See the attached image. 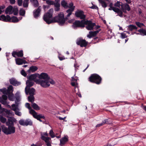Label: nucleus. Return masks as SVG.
<instances>
[{
  "instance_id": "f257e3e1",
  "label": "nucleus",
  "mask_w": 146,
  "mask_h": 146,
  "mask_svg": "<svg viewBox=\"0 0 146 146\" xmlns=\"http://www.w3.org/2000/svg\"><path fill=\"white\" fill-rule=\"evenodd\" d=\"M90 82L97 84H100L102 82V78L98 74H92L88 78Z\"/></svg>"
},
{
  "instance_id": "f03ea898",
  "label": "nucleus",
  "mask_w": 146,
  "mask_h": 146,
  "mask_svg": "<svg viewBox=\"0 0 146 146\" xmlns=\"http://www.w3.org/2000/svg\"><path fill=\"white\" fill-rule=\"evenodd\" d=\"M53 12V9L52 8L50 9L48 12L44 14L43 17L44 20L48 24L53 23V19L51 20L52 17Z\"/></svg>"
},
{
  "instance_id": "7ed1b4c3",
  "label": "nucleus",
  "mask_w": 146,
  "mask_h": 146,
  "mask_svg": "<svg viewBox=\"0 0 146 146\" xmlns=\"http://www.w3.org/2000/svg\"><path fill=\"white\" fill-rule=\"evenodd\" d=\"M65 21L63 13H60L53 19V23L58 22L59 25H63L64 24Z\"/></svg>"
},
{
  "instance_id": "20e7f679",
  "label": "nucleus",
  "mask_w": 146,
  "mask_h": 146,
  "mask_svg": "<svg viewBox=\"0 0 146 146\" xmlns=\"http://www.w3.org/2000/svg\"><path fill=\"white\" fill-rule=\"evenodd\" d=\"M1 128L2 131L6 135L11 134L15 132V127L14 126L9 125L7 128L3 125Z\"/></svg>"
},
{
  "instance_id": "39448f33",
  "label": "nucleus",
  "mask_w": 146,
  "mask_h": 146,
  "mask_svg": "<svg viewBox=\"0 0 146 146\" xmlns=\"http://www.w3.org/2000/svg\"><path fill=\"white\" fill-rule=\"evenodd\" d=\"M85 20H82L81 21L79 20H76L73 23L72 27L74 29H76L77 28L84 27V22Z\"/></svg>"
},
{
  "instance_id": "423d86ee",
  "label": "nucleus",
  "mask_w": 146,
  "mask_h": 146,
  "mask_svg": "<svg viewBox=\"0 0 146 146\" xmlns=\"http://www.w3.org/2000/svg\"><path fill=\"white\" fill-rule=\"evenodd\" d=\"M85 25H87L86 27V29L89 31L93 30L94 27L96 26V23H92L91 21L90 20L86 21L84 20V26Z\"/></svg>"
},
{
  "instance_id": "0eeeda50",
  "label": "nucleus",
  "mask_w": 146,
  "mask_h": 146,
  "mask_svg": "<svg viewBox=\"0 0 146 146\" xmlns=\"http://www.w3.org/2000/svg\"><path fill=\"white\" fill-rule=\"evenodd\" d=\"M19 124L22 125L27 126L28 125H33V122L29 119H27L26 120L21 119L19 121Z\"/></svg>"
},
{
  "instance_id": "6e6552de",
  "label": "nucleus",
  "mask_w": 146,
  "mask_h": 146,
  "mask_svg": "<svg viewBox=\"0 0 146 146\" xmlns=\"http://www.w3.org/2000/svg\"><path fill=\"white\" fill-rule=\"evenodd\" d=\"M49 81V80H43L39 79V80L37 81V84H40L41 86L43 88H47L50 85Z\"/></svg>"
},
{
  "instance_id": "1a4fd4ad",
  "label": "nucleus",
  "mask_w": 146,
  "mask_h": 146,
  "mask_svg": "<svg viewBox=\"0 0 146 146\" xmlns=\"http://www.w3.org/2000/svg\"><path fill=\"white\" fill-rule=\"evenodd\" d=\"M76 43L78 45H80V47H83L86 46L88 44V42L85 39L80 38L77 39Z\"/></svg>"
},
{
  "instance_id": "9d476101",
  "label": "nucleus",
  "mask_w": 146,
  "mask_h": 146,
  "mask_svg": "<svg viewBox=\"0 0 146 146\" xmlns=\"http://www.w3.org/2000/svg\"><path fill=\"white\" fill-rule=\"evenodd\" d=\"M30 113L31 114L33 117L37 120L40 118L44 119L45 117L41 115H38L37 113L33 110L31 109L29 111Z\"/></svg>"
},
{
  "instance_id": "9b49d317",
  "label": "nucleus",
  "mask_w": 146,
  "mask_h": 146,
  "mask_svg": "<svg viewBox=\"0 0 146 146\" xmlns=\"http://www.w3.org/2000/svg\"><path fill=\"white\" fill-rule=\"evenodd\" d=\"M75 16L77 17H79L81 19L84 20L86 16L84 14V12L82 10H78L75 13Z\"/></svg>"
},
{
  "instance_id": "f8f14e48",
  "label": "nucleus",
  "mask_w": 146,
  "mask_h": 146,
  "mask_svg": "<svg viewBox=\"0 0 146 146\" xmlns=\"http://www.w3.org/2000/svg\"><path fill=\"white\" fill-rule=\"evenodd\" d=\"M41 10V7L40 6L38 7L37 9L34 11L33 12V15L35 18L37 19L40 16Z\"/></svg>"
},
{
  "instance_id": "ddd939ff",
  "label": "nucleus",
  "mask_w": 146,
  "mask_h": 146,
  "mask_svg": "<svg viewBox=\"0 0 146 146\" xmlns=\"http://www.w3.org/2000/svg\"><path fill=\"white\" fill-rule=\"evenodd\" d=\"M37 77L38 78V74L36 73L32 74L29 77H27V78L29 80H32L33 81L37 84V81L39 80V79H37Z\"/></svg>"
},
{
  "instance_id": "4468645a",
  "label": "nucleus",
  "mask_w": 146,
  "mask_h": 146,
  "mask_svg": "<svg viewBox=\"0 0 146 146\" xmlns=\"http://www.w3.org/2000/svg\"><path fill=\"white\" fill-rule=\"evenodd\" d=\"M38 78L40 80H49L50 77L46 73H42L40 74H38Z\"/></svg>"
},
{
  "instance_id": "2eb2a0df",
  "label": "nucleus",
  "mask_w": 146,
  "mask_h": 146,
  "mask_svg": "<svg viewBox=\"0 0 146 146\" xmlns=\"http://www.w3.org/2000/svg\"><path fill=\"white\" fill-rule=\"evenodd\" d=\"M41 139L44 141L46 143V144L47 146H52L51 144V138L48 137H45L44 135H41Z\"/></svg>"
},
{
  "instance_id": "dca6fc26",
  "label": "nucleus",
  "mask_w": 146,
  "mask_h": 146,
  "mask_svg": "<svg viewBox=\"0 0 146 146\" xmlns=\"http://www.w3.org/2000/svg\"><path fill=\"white\" fill-rule=\"evenodd\" d=\"M11 18L10 16L7 15L6 16L3 15L0 17V20H2L4 22H10L11 21Z\"/></svg>"
},
{
  "instance_id": "f3484780",
  "label": "nucleus",
  "mask_w": 146,
  "mask_h": 146,
  "mask_svg": "<svg viewBox=\"0 0 146 146\" xmlns=\"http://www.w3.org/2000/svg\"><path fill=\"white\" fill-rule=\"evenodd\" d=\"M28 89H27V87L25 88V92L26 94H28L30 95H34L35 94V90L33 88H28Z\"/></svg>"
},
{
  "instance_id": "a211bd4d",
  "label": "nucleus",
  "mask_w": 146,
  "mask_h": 146,
  "mask_svg": "<svg viewBox=\"0 0 146 146\" xmlns=\"http://www.w3.org/2000/svg\"><path fill=\"white\" fill-rule=\"evenodd\" d=\"M10 83L14 86H18L21 84V83L18 82L17 80L14 78H11L9 80Z\"/></svg>"
},
{
  "instance_id": "6ab92c4d",
  "label": "nucleus",
  "mask_w": 146,
  "mask_h": 146,
  "mask_svg": "<svg viewBox=\"0 0 146 146\" xmlns=\"http://www.w3.org/2000/svg\"><path fill=\"white\" fill-rule=\"evenodd\" d=\"M14 119L12 117H9L6 123V125H9L14 126Z\"/></svg>"
},
{
  "instance_id": "aec40b11",
  "label": "nucleus",
  "mask_w": 146,
  "mask_h": 146,
  "mask_svg": "<svg viewBox=\"0 0 146 146\" xmlns=\"http://www.w3.org/2000/svg\"><path fill=\"white\" fill-rule=\"evenodd\" d=\"M68 141V138L66 137L62 138L60 140V145L61 146H64Z\"/></svg>"
},
{
  "instance_id": "412c9836",
  "label": "nucleus",
  "mask_w": 146,
  "mask_h": 146,
  "mask_svg": "<svg viewBox=\"0 0 146 146\" xmlns=\"http://www.w3.org/2000/svg\"><path fill=\"white\" fill-rule=\"evenodd\" d=\"M15 61L17 64L18 65H21L23 64H25L27 63V62L24 60L20 58H16Z\"/></svg>"
},
{
  "instance_id": "4be33fe9",
  "label": "nucleus",
  "mask_w": 146,
  "mask_h": 146,
  "mask_svg": "<svg viewBox=\"0 0 146 146\" xmlns=\"http://www.w3.org/2000/svg\"><path fill=\"white\" fill-rule=\"evenodd\" d=\"M26 84L27 85V88H29L30 87L33 86L34 84V82L32 80H30L29 79L27 80L26 81Z\"/></svg>"
},
{
  "instance_id": "5701e85b",
  "label": "nucleus",
  "mask_w": 146,
  "mask_h": 146,
  "mask_svg": "<svg viewBox=\"0 0 146 146\" xmlns=\"http://www.w3.org/2000/svg\"><path fill=\"white\" fill-rule=\"evenodd\" d=\"M6 100H3L1 98H0V102H1L2 104L5 106L9 108H11L10 106L8 104L9 102H7Z\"/></svg>"
},
{
  "instance_id": "b1692460",
  "label": "nucleus",
  "mask_w": 146,
  "mask_h": 146,
  "mask_svg": "<svg viewBox=\"0 0 146 146\" xmlns=\"http://www.w3.org/2000/svg\"><path fill=\"white\" fill-rule=\"evenodd\" d=\"M30 1L35 7H38L39 3L37 0H30Z\"/></svg>"
},
{
  "instance_id": "393cba45",
  "label": "nucleus",
  "mask_w": 146,
  "mask_h": 146,
  "mask_svg": "<svg viewBox=\"0 0 146 146\" xmlns=\"http://www.w3.org/2000/svg\"><path fill=\"white\" fill-rule=\"evenodd\" d=\"M38 69V68L35 66H32L30 67L29 69L28 70L27 72L29 73L31 72H35Z\"/></svg>"
},
{
  "instance_id": "a878e982",
  "label": "nucleus",
  "mask_w": 146,
  "mask_h": 146,
  "mask_svg": "<svg viewBox=\"0 0 146 146\" xmlns=\"http://www.w3.org/2000/svg\"><path fill=\"white\" fill-rule=\"evenodd\" d=\"M61 6L65 9H67L68 8V3L65 0H62L61 1Z\"/></svg>"
},
{
  "instance_id": "bb28decb",
  "label": "nucleus",
  "mask_w": 146,
  "mask_h": 146,
  "mask_svg": "<svg viewBox=\"0 0 146 146\" xmlns=\"http://www.w3.org/2000/svg\"><path fill=\"white\" fill-rule=\"evenodd\" d=\"M128 28L129 30L132 31L133 30L136 31L137 29V27L135 26L132 25H130L128 26Z\"/></svg>"
},
{
  "instance_id": "cd10ccee",
  "label": "nucleus",
  "mask_w": 146,
  "mask_h": 146,
  "mask_svg": "<svg viewBox=\"0 0 146 146\" xmlns=\"http://www.w3.org/2000/svg\"><path fill=\"white\" fill-rule=\"evenodd\" d=\"M115 12L117 13L118 16L120 17H123V13L122 11L118 8H116Z\"/></svg>"
},
{
  "instance_id": "c85d7f7f",
  "label": "nucleus",
  "mask_w": 146,
  "mask_h": 146,
  "mask_svg": "<svg viewBox=\"0 0 146 146\" xmlns=\"http://www.w3.org/2000/svg\"><path fill=\"white\" fill-rule=\"evenodd\" d=\"M74 8H69L66 11V12L68 13L67 15V17H66V19H67V17H68L70 16V15L72 14V12L74 11Z\"/></svg>"
},
{
  "instance_id": "c756f323",
  "label": "nucleus",
  "mask_w": 146,
  "mask_h": 146,
  "mask_svg": "<svg viewBox=\"0 0 146 146\" xmlns=\"http://www.w3.org/2000/svg\"><path fill=\"white\" fill-rule=\"evenodd\" d=\"M13 7L11 5L7 7L5 11V13L6 14H8L9 13V14H11V13L13 9Z\"/></svg>"
},
{
  "instance_id": "7c9ffc66",
  "label": "nucleus",
  "mask_w": 146,
  "mask_h": 146,
  "mask_svg": "<svg viewBox=\"0 0 146 146\" xmlns=\"http://www.w3.org/2000/svg\"><path fill=\"white\" fill-rule=\"evenodd\" d=\"M12 55H23V51L21 50L19 51L18 50L13 51L12 53Z\"/></svg>"
},
{
  "instance_id": "2f4dec72",
  "label": "nucleus",
  "mask_w": 146,
  "mask_h": 146,
  "mask_svg": "<svg viewBox=\"0 0 146 146\" xmlns=\"http://www.w3.org/2000/svg\"><path fill=\"white\" fill-rule=\"evenodd\" d=\"M138 31L140 33L141 35L146 36V30L145 29L142 28L138 30Z\"/></svg>"
},
{
  "instance_id": "473e14b6",
  "label": "nucleus",
  "mask_w": 146,
  "mask_h": 146,
  "mask_svg": "<svg viewBox=\"0 0 146 146\" xmlns=\"http://www.w3.org/2000/svg\"><path fill=\"white\" fill-rule=\"evenodd\" d=\"M31 106L35 110H38L40 109V108L35 103H32Z\"/></svg>"
},
{
  "instance_id": "72a5a7b5",
  "label": "nucleus",
  "mask_w": 146,
  "mask_h": 146,
  "mask_svg": "<svg viewBox=\"0 0 146 146\" xmlns=\"http://www.w3.org/2000/svg\"><path fill=\"white\" fill-rule=\"evenodd\" d=\"M11 21L9 22H11L13 23H16L18 22L19 20L15 16H13L11 18Z\"/></svg>"
},
{
  "instance_id": "f704fd0d",
  "label": "nucleus",
  "mask_w": 146,
  "mask_h": 146,
  "mask_svg": "<svg viewBox=\"0 0 146 146\" xmlns=\"http://www.w3.org/2000/svg\"><path fill=\"white\" fill-rule=\"evenodd\" d=\"M29 0H24L23 2V5L24 7L27 8L29 6Z\"/></svg>"
},
{
  "instance_id": "c9c22d12",
  "label": "nucleus",
  "mask_w": 146,
  "mask_h": 146,
  "mask_svg": "<svg viewBox=\"0 0 146 146\" xmlns=\"http://www.w3.org/2000/svg\"><path fill=\"white\" fill-rule=\"evenodd\" d=\"M28 101L32 103L35 100V98L34 95H30L28 97Z\"/></svg>"
},
{
  "instance_id": "e433bc0d",
  "label": "nucleus",
  "mask_w": 146,
  "mask_h": 146,
  "mask_svg": "<svg viewBox=\"0 0 146 146\" xmlns=\"http://www.w3.org/2000/svg\"><path fill=\"white\" fill-rule=\"evenodd\" d=\"M96 35L94 31H90L89 34L87 35V37L89 38H91L92 37Z\"/></svg>"
},
{
  "instance_id": "4c0bfd02",
  "label": "nucleus",
  "mask_w": 146,
  "mask_h": 146,
  "mask_svg": "<svg viewBox=\"0 0 146 146\" xmlns=\"http://www.w3.org/2000/svg\"><path fill=\"white\" fill-rule=\"evenodd\" d=\"M13 86L12 85H10L7 90L8 94H9L13 92Z\"/></svg>"
},
{
  "instance_id": "58836bf2",
  "label": "nucleus",
  "mask_w": 146,
  "mask_h": 146,
  "mask_svg": "<svg viewBox=\"0 0 146 146\" xmlns=\"http://www.w3.org/2000/svg\"><path fill=\"white\" fill-rule=\"evenodd\" d=\"M11 106L12 107L11 110L14 111H15L17 110H19L17 105H16L15 104H13L11 105Z\"/></svg>"
},
{
  "instance_id": "ea45409f",
  "label": "nucleus",
  "mask_w": 146,
  "mask_h": 146,
  "mask_svg": "<svg viewBox=\"0 0 146 146\" xmlns=\"http://www.w3.org/2000/svg\"><path fill=\"white\" fill-rule=\"evenodd\" d=\"M13 12V13L14 15H17L18 13V9L17 7H14L13 8L12 10Z\"/></svg>"
},
{
  "instance_id": "a19ab883",
  "label": "nucleus",
  "mask_w": 146,
  "mask_h": 146,
  "mask_svg": "<svg viewBox=\"0 0 146 146\" xmlns=\"http://www.w3.org/2000/svg\"><path fill=\"white\" fill-rule=\"evenodd\" d=\"M20 15L21 16H24L25 13V11L23 8L20 9L19 11Z\"/></svg>"
},
{
  "instance_id": "79ce46f5",
  "label": "nucleus",
  "mask_w": 146,
  "mask_h": 146,
  "mask_svg": "<svg viewBox=\"0 0 146 146\" xmlns=\"http://www.w3.org/2000/svg\"><path fill=\"white\" fill-rule=\"evenodd\" d=\"M99 1L103 7L106 8L107 7V5L104 1L102 0H99Z\"/></svg>"
},
{
  "instance_id": "37998d69",
  "label": "nucleus",
  "mask_w": 146,
  "mask_h": 146,
  "mask_svg": "<svg viewBox=\"0 0 146 146\" xmlns=\"http://www.w3.org/2000/svg\"><path fill=\"white\" fill-rule=\"evenodd\" d=\"M7 119L6 118L3 117L1 115H0V121L3 123H5L6 122Z\"/></svg>"
},
{
  "instance_id": "c03bdc74",
  "label": "nucleus",
  "mask_w": 146,
  "mask_h": 146,
  "mask_svg": "<svg viewBox=\"0 0 146 146\" xmlns=\"http://www.w3.org/2000/svg\"><path fill=\"white\" fill-rule=\"evenodd\" d=\"M8 95L9 99L11 101H13L14 99V94H8Z\"/></svg>"
},
{
  "instance_id": "a18cd8bd",
  "label": "nucleus",
  "mask_w": 146,
  "mask_h": 146,
  "mask_svg": "<svg viewBox=\"0 0 146 146\" xmlns=\"http://www.w3.org/2000/svg\"><path fill=\"white\" fill-rule=\"evenodd\" d=\"M135 24L138 27L141 28L142 27L145 26L142 23H140L139 22H136Z\"/></svg>"
},
{
  "instance_id": "49530a36",
  "label": "nucleus",
  "mask_w": 146,
  "mask_h": 146,
  "mask_svg": "<svg viewBox=\"0 0 146 146\" xmlns=\"http://www.w3.org/2000/svg\"><path fill=\"white\" fill-rule=\"evenodd\" d=\"M0 91L4 94H6V95L8 94V92H7V90L5 88L0 89Z\"/></svg>"
},
{
  "instance_id": "de8ad7c7",
  "label": "nucleus",
  "mask_w": 146,
  "mask_h": 146,
  "mask_svg": "<svg viewBox=\"0 0 146 146\" xmlns=\"http://www.w3.org/2000/svg\"><path fill=\"white\" fill-rule=\"evenodd\" d=\"M46 2L49 5H54V2L53 1L50 0H47Z\"/></svg>"
},
{
  "instance_id": "09e8293b",
  "label": "nucleus",
  "mask_w": 146,
  "mask_h": 146,
  "mask_svg": "<svg viewBox=\"0 0 146 146\" xmlns=\"http://www.w3.org/2000/svg\"><path fill=\"white\" fill-rule=\"evenodd\" d=\"M124 7L128 11H129L131 10V8L129 5L127 3L125 4Z\"/></svg>"
},
{
  "instance_id": "8fccbe9b",
  "label": "nucleus",
  "mask_w": 146,
  "mask_h": 146,
  "mask_svg": "<svg viewBox=\"0 0 146 146\" xmlns=\"http://www.w3.org/2000/svg\"><path fill=\"white\" fill-rule=\"evenodd\" d=\"M60 5H54L55 7L54 11H58L60 9Z\"/></svg>"
},
{
  "instance_id": "3c124183",
  "label": "nucleus",
  "mask_w": 146,
  "mask_h": 146,
  "mask_svg": "<svg viewBox=\"0 0 146 146\" xmlns=\"http://www.w3.org/2000/svg\"><path fill=\"white\" fill-rule=\"evenodd\" d=\"M49 134L52 138H53L55 137L54 133L52 129H51L50 130Z\"/></svg>"
},
{
  "instance_id": "603ef678",
  "label": "nucleus",
  "mask_w": 146,
  "mask_h": 146,
  "mask_svg": "<svg viewBox=\"0 0 146 146\" xmlns=\"http://www.w3.org/2000/svg\"><path fill=\"white\" fill-rule=\"evenodd\" d=\"M99 39L98 37H96L94 38L93 42L94 43H96L99 42Z\"/></svg>"
},
{
  "instance_id": "864d4df0",
  "label": "nucleus",
  "mask_w": 146,
  "mask_h": 146,
  "mask_svg": "<svg viewBox=\"0 0 146 146\" xmlns=\"http://www.w3.org/2000/svg\"><path fill=\"white\" fill-rule=\"evenodd\" d=\"M0 98H1L3 100H7V99L8 97L6 95L4 94L2 96V97H0Z\"/></svg>"
},
{
  "instance_id": "5fc2aeb1",
  "label": "nucleus",
  "mask_w": 146,
  "mask_h": 146,
  "mask_svg": "<svg viewBox=\"0 0 146 146\" xmlns=\"http://www.w3.org/2000/svg\"><path fill=\"white\" fill-rule=\"evenodd\" d=\"M74 4L72 2H71L68 5V8H74H74H75V6H73Z\"/></svg>"
},
{
  "instance_id": "6e6d98bb",
  "label": "nucleus",
  "mask_w": 146,
  "mask_h": 146,
  "mask_svg": "<svg viewBox=\"0 0 146 146\" xmlns=\"http://www.w3.org/2000/svg\"><path fill=\"white\" fill-rule=\"evenodd\" d=\"M54 1V5H60V0H55Z\"/></svg>"
},
{
  "instance_id": "4d7b16f0",
  "label": "nucleus",
  "mask_w": 146,
  "mask_h": 146,
  "mask_svg": "<svg viewBox=\"0 0 146 146\" xmlns=\"http://www.w3.org/2000/svg\"><path fill=\"white\" fill-rule=\"evenodd\" d=\"M25 106L27 108H28L29 110H30V111L32 109L31 108L30 106V104L29 103H26Z\"/></svg>"
},
{
  "instance_id": "13d9d810",
  "label": "nucleus",
  "mask_w": 146,
  "mask_h": 146,
  "mask_svg": "<svg viewBox=\"0 0 146 146\" xmlns=\"http://www.w3.org/2000/svg\"><path fill=\"white\" fill-rule=\"evenodd\" d=\"M21 74L25 77L26 76L27 74L24 70H22L21 72Z\"/></svg>"
},
{
  "instance_id": "bf43d9fd",
  "label": "nucleus",
  "mask_w": 146,
  "mask_h": 146,
  "mask_svg": "<svg viewBox=\"0 0 146 146\" xmlns=\"http://www.w3.org/2000/svg\"><path fill=\"white\" fill-rule=\"evenodd\" d=\"M114 6L115 7L119 8L120 6V2L119 1H117L116 3L114 4Z\"/></svg>"
},
{
  "instance_id": "052dcab7",
  "label": "nucleus",
  "mask_w": 146,
  "mask_h": 146,
  "mask_svg": "<svg viewBox=\"0 0 146 146\" xmlns=\"http://www.w3.org/2000/svg\"><path fill=\"white\" fill-rule=\"evenodd\" d=\"M15 114L19 116H21V113L19 111V110H17L15 111Z\"/></svg>"
},
{
  "instance_id": "680f3d73",
  "label": "nucleus",
  "mask_w": 146,
  "mask_h": 146,
  "mask_svg": "<svg viewBox=\"0 0 146 146\" xmlns=\"http://www.w3.org/2000/svg\"><path fill=\"white\" fill-rule=\"evenodd\" d=\"M23 3V0H17V3L18 5L19 6H21L22 5Z\"/></svg>"
},
{
  "instance_id": "e2e57ef3",
  "label": "nucleus",
  "mask_w": 146,
  "mask_h": 146,
  "mask_svg": "<svg viewBox=\"0 0 146 146\" xmlns=\"http://www.w3.org/2000/svg\"><path fill=\"white\" fill-rule=\"evenodd\" d=\"M58 58L60 60H62L65 59L64 56L62 55H59Z\"/></svg>"
},
{
  "instance_id": "0e129e2a",
  "label": "nucleus",
  "mask_w": 146,
  "mask_h": 146,
  "mask_svg": "<svg viewBox=\"0 0 146 146\" xmlns=\"http://www.w3.org/2000/svg\"><path fill=\"white\" fill-rule=\"evenodd\" d=\"M108 119H105L103 121L102 123V124L103 125H104L105 124H107L108 123H109L108 121Z\"/></svg>"
},
{
  "instance_id": "69168bd1",
  "label": "nucleus",
  "mask_w": 146,
  "mask_h": 146,
  "mask_svg": "<svg viewBox=\"0 0 146 146\" xmlns=\"http://www.w3.org/2000/svg\"><path fill=\"white\" fill-rule=\"evenodd\" d=\"M4 112H5L7 114L9 115H10L11 114V111L10 110L5 109V110Z\"/></svg>"
},
{
  "instance_id": "338daca9",
  "label": "nucleus",
  "mask_w": 146,
  "mask_h": 146,
  "mask_svg": "<svg viewBox=\"0 0 146 146\" xmlns=\"http://www.w3.org/2000/svg\"><path fill=\"white\" fill-rule=\"evenodd\" d=\"M110 8H109L108 9L110 10H113L114 12H115V9H116L117 7H110Z\"/></svg>"
},
{
  "instance_id": "774afa93",
  "label": "nucleus",
  "mask_w": 146,
  "mask_h": 146,
  "mask_svg": "<svg viewBox=\"0 0 146 146\" xmlns=\"http://www.w3.org/2000/svg\"><path fill=\"white\" fill-rule=\"evenodd\" d=\"M121 37L122 38H124L126 37V35L124 33H121Z\"/></svg>"
}]
</instances>
